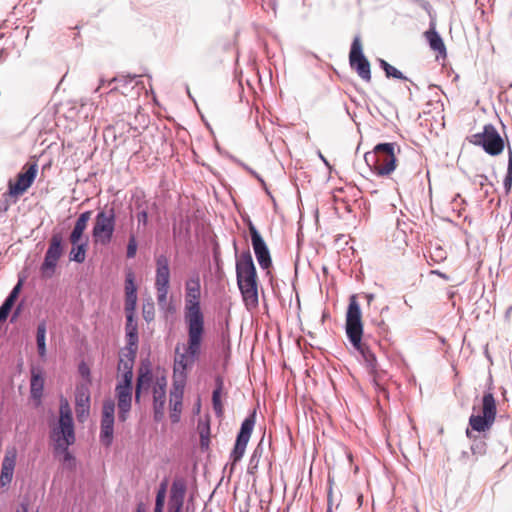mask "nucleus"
I'll use <instances>...</instances> for the list:
<instances>
[{
	"label": "nucleus",
	"instance_id": "obj_1",
	"mask_svg": "<svg viewBox=\"0 0 512 512\" xmlns=\"http://www.w3.org/2000/svg\"><path fill=\"white\" fill-rule=\"evenodd\" d=\"M188 341L183 352L179 347L175 349L173 366L174 385L184 387L187 378V370L191 369L201 353V345L204 328L187 327Z\"/></svg>",
	"mask_w": 512,
	"mask_h": 512
},
{
	"label": "nucleus",
	"instance_id": "obj_2",
	"mask_svg": "<svg viewBox=\"0 0 512 512\" xmlns=\"http://www.w3.org/2000/svg\"><path fill=\"white\" fill-rule=\"evenodd\" d=\"M50 439L53 442V452L56 456H63L66 452H69V447L75 443L72 412L65 399L60 402L59 420L57 425L50 430Z\"/></svg>",
	"mask_w": 512,
	"mask_h": 512
},
{
	"label": "nucleus",
	"instance_id": "obj_3",
	"mask_svg": "<svg viewBox=\"0 0 512 512\" xmlns=\"http://www.w3.org/2000/svg\"><path fill=\"white\" fill-rule=\"evenodd\" d=\"M236 276L239 290L247 307L258 304L256 268L250 251H245L236 261Z\"/></svg>",
	"mask_w": 512,
	"mask_h": 512
},
{
	"label": "nucleus",
	"instance_id": "obj_4",
	"mask_svg": "<svg viewBox=\"0 0 512 512\" xmlns=\"http://www.w3.org/2000/svg\"><path fill=\"white\" fill-rule=\"evenodd\" d=\"M201 283L196 273L185 283L184 320L187 327L204 328V315L200 306Z\"/></svg>",
	"mask_w": 512,
	"mask_h": 512
},
{
	"label": "nucleus",
	"instance_id": "obj_5",
	"mask_svg": "<svg viewBox=\"0 0 512 512\" xmlns=\"http://www.w3.org/2000/svg\"><path fill=\"white\" fill-rule=\"evenodd\" d=\"M170 287V268L169 259L161 254L156 258V276L155 289L157 293V304L159 310L167 318L176 311L172 302L168 301V293Z\"/></svg>",
	"mask_w": 512,
	"mask_h": 512
},
{
	"label": "nucleus",
	"instance_id": "obj_6",
	"mask_svg": "<svg viewBox=\"0 0 512 512\" xmlns=\"http://www.w3.org/2000/svg\"><path fill=\"white\" fill-rule=\"evenodd\" d=\"M116 229V211L114 204L105 205L95 216L92 238L96 245L107 246L111 243Z\"/></svg>",
	"mask_w": 512,
	"mask_h": 512
},
{
	"label": "nucleus",
	"instance_id": "obj_7",
	"mask_svg": "<svg viewBox=\"0 0 512 512\" xmlns=\"http://www.w3.org/2000/svg\"><path fill=\"white\" fill-rule=\"evenodd\" d=\"M394 149V143L378 144L372 152L365 153V161L378 175H389L396 168Z\"/></svg>",
	"mask_w": 512,
	"mask_h": 512
},
{
	"label": "nucleus",
	"instance_id": "obj_8",
	"mask_svg": "<svg viewBox=\"0 0 512 512\" xmlns=\"http://www.w3.org/2000/svg\"><path fill=\"white\" fill-rule=\"evenodd\" d=\"M497 415V404L493 393H484L478 414L469 418V426L473 431L485 432L491 429Z\"/></svg>",
	"mask_w": 512,
	"mask_h": 512
},
{
	"label": "nucleus",
	"instance_id": "obj_9",
	"mask_svg": "<svg viewBox=\"0 0 512 512\" xmlns=\"http://www.w3.org/2000/svg\"><path fill=\"white\" fill-rule=\"evenodd\" d=\"M363 326L361 322V311L354 300V349H356L362 357L367 372L373 376L374 380L377 376V360L374 353L362 341Z\"/></svg>",
	"mask_w": 512,
	"mask_h": 512
},
{
	"label": "nucleus",
	"instance_id": "obj_10",
	"mask_svg": "<svg viewBox=\"0 0 512 512\" xmlns=\"http://www.w3.org/2000/svg\"><path fill=\"white\" fill-rule=\"evenodd\" d=\"M467 139L469 143L482 147L491 156H497L504 150V141L492 124L485 125L482 132L475 133Z\"/></svg>",
	"mask_w": 512,
	"mask_h": 512
},
{
	"label": "nucleus",
	"instance_id": "obj_11",
	"mask_svg": "<svg viewBox=\"0 0 512 512\" xmlns=\"http://www.w3.org/2000/svg\"><path fill=\"white\" fill-rule=\"evenodd\" d=\"M122 381L116 385L118 406V420L125 422L128 419L132 403V373H121Z\"/></svg>",
	"mask_w": 512,
	"mask_h": 512
},
{
	"label": "nucleus",
	"instance_id": "obj_12",
	"mask_svg": "<svg viewBox=\"0 0 512 512\" xmlns=\"http://www.w3.org/2000/svg\"><path fill=\"white\" fill-rule=\"evenodd\" d=\"M255 414L256 412L253 411L252 414L246 417L241 424L240 431L236 438L234 449L230 454V459L232 460L231 470L233 469L234 465L242 459L245 453L247 444L250 440L255 425Z\"/></svg>",
	"mask_w": 512,
	"mask_h": 512
},
{
	"label": "nucleus",
	"instance_id": "obj_13",
	"mask_svg": "<svg viewBox=\"0 0 512 512\" xmlns=\"http://www.w3.org/2000/svg\"><path fill=\"white\" fill-rule=\"evenodd\" d=\"M115 422V402L111 398H107L102 404V415L100 423V441L106 447L110 446L113 441Z\"/></svg>",
	"mask_w": 512,
	"mask_h": 512
},
{
	"label": "nucleus",
	"instance_id": "obj_14",
	"mask_svg": "<svg viewBox=\"0 0 512 512\" xmlns=\"http://www.w3.org/2000/svg\"><path fill=\"white\" fill-rule=\"evenodd\" d=\"M62 254V236L59 233L53 234L50 238L49 246L40 268L44 277L49 278L54 274L58 260Z\"/></svg>",
	"mask_w": 512,
	"mask_h": 512
},
{
	"label": "nucleus",
	"instance_id": "obj_15",
	"mask_svg": "<svg viewBox=\"0 0 512 512\" xmlns=\"http://www.w3.org/2000/svg\"><path fill=\"white\" fill-rule=\"evenodd\" d=\"M23 172H20L17 176V180L13 183L11 180L8 183V194L11 197H19L24 194L27 189L33 184L37 172L38 165L37 163L27 164L23 168Z\"/></svg>",
	"mask_w": 512,
	"mask_h": 512
},
{
	"label": "nucleus",
	"instance_id": "obj_16",
	"mask_svg": "<svg viewBox=\"0 0 512 512\" xmlns=\"http://www.w3.org/2000/svg\"><path fill=\"white\" fill-rule=\"evenodd\" d=\"M249 232L259 266L262 269H268L272 264L269 249L257 228L251 222L249 223Z\"/></svg>",
	"mask_w": 512,
	"mask_h": 512
},
{
	"label": "nucleus",
	"instance_id": "obj_17",
	"mask_svg": "<svg viewBox=\"0 0 512 512\" xmlns=\"http://www.w3.org/2000/svg\"><path fill=\"white\" fill-rule=\"evenodd\" d=\"M166 386L167 380L164 376L156 378L152 389L153 413L156 422H161L165 417Z\"/></svg>",
	"mask_w": 512,
	"mask_h": 512
},
{
	"label": "nucleus",
	"instance_id": "obj_18",
	"mask_svg": "<svg viewBox=\"0 0 512 512\" xmlns=\"http://www.w3.org/2000/svg\"><path fill=\"white\" fill-rule=\"evenodd\" d=\"M186 493V484L182 479L173 481L170 489L168 512H181Z\"/></svg>",
	"mask_w": 512,
	"mask_h": 512
},
{
	"label": "nucleus",
	"instance_id": "obj_19",
	"mask_svg": "<svg viewBox=\"0 0 512 512\" xmlns=\"http://www.w3.org/2000/svg\"><path fill=\"white\" fill-rule=\"evenodd\" d=\"M16 458L17 453L14 448L6 451L4 458L2 460L0 472V485L2 487L9 485L13 479Z\"/></svg>",
	"mask_w": 512,
	"mask_h": 512
},
{
	"label": "nucleus",
	"instance_id": "obj_20",
	"mask_svg": "<svg viewBox=\"0 0 512 512\" xmlns=\"http://www.w3.org/2000/svg\"><path fill=\"white\" fill-rule=\"evenodd\" d=\"M354 66L356 67V71L359 77H361L366 82H370V63L363 55L361 43L357 38H354Z\"/></svg>",
	"mask_w": 512,
	"mask_h": 512
},
{
	"label": "nucleus",
	"instance_id": "obj_21",
	"mask_svg": "<svg viewBox=\"0 0 512 512\" xmlns=\"http://www.w3.org/2000/svg\"><path fill=\"white\" fill-rule=\"evenodd\" d=\"M183 387L176 385L170 393V419L172 423L180 421L182 411Z\"/></svg>",
	"mask_w": 512,
	"mask_h": 512
},
{
	"label": "nucleus",
	"instance_id": "obj_22",
	"mask_svg": "<svg viewBox=\"0 0 512 512\" xmlns=\"http://www.w3.org/2000/svg\"><path fill=\"white\" fill-rule=\"evenodd\" d=\"M135 78H137V76L114 77L109 81L101 79L99 86L95 89V92H98L100 88L107 84L108 87H111L110 92L119 90L123 95H126V89L128 85L134 82Z\"/></svg>",
	"mask_w": 512,
	"mask_h": 512
},
{
	"label": "nucleus",
	"instance_id": "obj_23",
	"mask_svg": "<svg viewBox=\"0 0 512 512\" xmlns=\"http://www.w3.org/2000/svg\"><path fill=\"white\" fill-rule=\"evenodd\" d=\"M91 215L92 211H85L78 216L69 236V241L71 244H77L81 241Z\"/></svg>",
	"mask_w": 512,
	"mask_h": 512
},
{
	"label": "nucleus",
	"instance_id": "obj_24",
	"mask_svg": "<svg viewBox=\"0 0 512 512\" xmlns=\"http://www.w3.org/2000/svg\"><path fill=\"white\" fill-rule=\"evenodd\" d=\"M127 345L125 348L136 349L138 348L139 336H138V325L135 320L134 314H126V325H125Z\"/></svg>",
	"mask_w": 512,
	"mask_h": 512
},
{
	"label": "nucleus",
	"instance_id": "obj_25",
	"mask_svg": "<svg viewBox=\"0 0 512 512\" xmlns=\"http://www.w3.org/2000/svg\"><path fill=\"white\" fill-rule=\"evenodd\" d=\"M136 349L131 348H123L120 351L119 362H118V372L119 373H132L133 366L136 358Z\"/></svg>",
	"mask_w": 512,
	"mask_h": 512
},
{
	"label": "nucleus",
	"instance_id": "obj_26",
	"mask_svg": "<svg viewBox=\"0 0 512 512\" xmlns=\"http://www.w3.org/2000/svg\"><path fill=\"white\" fill-rule=\"evenodd\" d=\"M44 377L40 371H31L30 394L33 400L40 401L43 395Z\"/></svg>",
	"mask_w": 512,
	"mask_h": 512
},
{
	"label": "nucleus",
	"instance_id": "obj_27",
	"mask_svg": "<svg viewBox=\"0 0 512 512\" xmlns=\"http://www.w3.org/2000/svg\"><path fill=\"white\" fill-rule=\"evenodd\" d=\"M425 38L427 39L429 46L432 50L437 52L440 56L445 57L446 56V47L445 44L438 34V32L435 30L434 27L430 28L428 31L424 33Z\"/></svg>",
	"mask_w": 512,
	"mask_h": 512
},
{
	"label": "nucleus",
	"instance_id": "obj_28",
	"mask_svg": "<svg viewBox=\"0 0 512 512\" xmlns=\"http://www.w3.org/2000/svg\"><path fill=\"white\" fill-rule=\"evenodd\" d=\"M223 387L224 382L222 377L217 376L215 379V388L212 393V405L217 416H221L223 414V404L221 401Z\"/></svg>",
	"mask_w": 512,
	"mask_h": 512
},
{
	"label": "nucleus",
	"instance_id": "obj_29",
	"mask_svg": "<svg viewBox=\"0 0 512 512\" xmlns=\"http://www.w3.org/2000/svg\"><path fill=\"white\" fill-rule=\"evenodd\" d=\"M153 376L150 370L143 371L140 370V373L137 377L136 389H135V399L138 402L140 399L141 392L143 390L147 391L152 383Z\"/></svg>",
	"mask_w": 512,
	"mask_h": 512
},
{
	"label": "nucleus",
	"instance_id": "obj_30",
	"mask_svg": "<svg viewBox=\"0 0 512 512\" xmlns=\"http://www.w3.org/2000/svg\"><path fill=\"white\" fill-rule=\"evenodd\" d=\"M46 323L41 322L37 326L36 342L38 354L41 358L46 356Z\"/></svg>",
	"mask_w": 512,
	"mask_h": 512
},
{
	"label": "nucleus",
	"instance_id": "obj_31",
	"mask_svg": "<svg viewBox=\"0 0 512 512\" xmlns=\"http://www.w3.org/2000/svg\"><path fill=\"white\" fill-rule=\"evenodd\" d=\"M86 250L87 240L83 243L78 242L77 244H72V249L69 253L70 260L77 263H83L86 258Z\"/></svg>",
	"mask_w": 512,
	"mask_h": 512
},
{
	"label": "nucleus",
	"instance_id": "obj_32",
	"mask_svg": "<svg viewBox=\"0 0 512 512\" xmlns=\"http://www.w3.org/2000/svg\"><path fill=\"white\" fill-rule=\"evenodd\" d=\"M346 337L349 343L352 344V295L349 296L348 305L346 310V324H345Z\"/></svg>",
	"mask_w": 512,
	"mask_h": 512
},
{
	"label": "nucleus",
	"instance_id": "obj_33",
	"mask_svg": "<svg viewBox=\"0 0 512 512\" xmlns=\"http://www.w3.org/2000/svg\"><path fill=\"white\" fill-rule=\"evenodd\" d=\"M380 65L388 78L393 77L396 79L406 80V77L399 70H397L394 66L390 65L385 60L381 59Z\"/></svg>",
	"mask_w": 512,
	"mask_h": 512
},
{
	"label": "nucleus",
	"instance_id": "obj_34",
	"mask_svg": "<svg viewBox=\"0 0 512 512\" xmlns=\"http://www.w3.org/2000/svg\"><path fill=\"white\" fill-rule=\"evenodd\" d=\"M137 304V293L125 294V313L134 314Z\"/></svg>",
	"mask_w": 512,
	"mask_h": 512
},
{
	"label": "nucleus",
	"instance_id": "obj_35",
	"mask_svg": "<svg viewBox=\"0 0 512 512\" xmlns=\"http://www.w3.org/2000/svg\"><path fill=\"white\" fill-rule=\"evenodd\" d=\"M22 288V280L20 279L18 283L13 287L7 298L4 300V303L8 304L9 306L13 307L15 304L16 299L19 296V293Z\"/></svg>",
	"mask_w": 512,
	"mask_h": 512
},
{
	"label": "nucleus",
	"instance_id": "obj_36",
	"mask_svg": "<svg viewBox=\"0 0 512 512\" xmlns=\"http://www.w3.org/2000/svg\"><path fill=\"white\" fill-rule=\"evenodd\" d=\"M137 293V287L134 283V274L132 271H129L126 274L125 278V294H133Z\"/></svg>",
	"mask_w": 512,
	"mask_h": 512
},
{
	"label": "nucleus",
	"instance_id": "obj_37",
	"mask_svg": "<svg viewBox=\"0 0 512 512\" xmlns=\"http://www.w3.org/2000/svg\"><path fill=\"white\" fill-rule=\"evenodd\" d=\"M142 315L146 322H151L155 316V309L153 303H147L143 305Z\"/></svg>",
	"mask_w": 512,
	"mask_h": 512
},
{
	"label": "nucleus",
	"instance_id": "obj_38",
	"mask_svg": "<svg viewBox=\"0 0 512 512\" xmlns=\"http://www.w3.org/2000/svg\"><path fill=\"white\" fill-rule=\"evenodd\" d=\"M62 463L64 465L65 468L69 469V470H74L75 467H76V459L75 457L71 454V452H66V454H64L62 456Z\"/></svg>",
	"mask_w": 512,
	"mask_h": 512
},
{
	"label": "nucleus",
	"instance_id": "obj_39",
	"mask_svg": "<svg viewBox=\"0 0 512 512\" xmlns=\"http://www.w3.org/2000/svg\"><path fill=\"white\" fill-rule=\"evenodd\" d=\"M137 252V242L134 234H131L129 237L128 245H127V257L133 258L135 257Z\"/></svg>",
	"mask_w": 512,
	"mask_h": 512
},
{
	"label": "nucleus",
	"instance_id": "obj_40",
	"mask_svg": "<svg viewBox=\"0 0 512 512\" xmlns=\"http://www.w3.org/2000/svg\"><path fill=\"white\" fill-rule=\"evenodd\" d=\"M261 453L258 452L257 449L254 450L252 453L250 459H249V465H248V472L253 473V470L258 467L259 461H260Z\"/></svg>",
	"mask_w": 512,
	"mask_h": 512
},
{
	"label": "nucleus",
	"instance_id": "obj_41",
	"mask_svg": "<svg viewBox=\"0 0 512 512\" xmlns=\"http://www.w3.org/2000/svg\"><path fill=\"white\" fill-rule=\"evenodd\" d=\"M76 402H77V405L86 406V408L88 409L89 408V395L84 392L78 393V395L76 397Z\"/></svg>",
	"mask_w": 512,
	"mask_h": 512
},
{
	"label": "nucleus",
	"instance_id": "obj_42",
	"mask_svg": "<svg viewBox=\"0 0 512 512\" xmlns=\"http://www.w3.org/2000/svg\"><path fill=\"white\" fill-rule=\"evenodd\" d=\"M11 309V306L3 302V304L0 306V323L7 319Z\"/></svg>",
	"mask_w": 512,
	"mask_h": 512
},
{
	"label": "nucleus",
	"instance_id": "obj_43",
	"mask_svg": "<svg viewBox=\"0 0 512 512\" xmlns=\"http://www.w3.org/2000/svg\"><path fill=\"white\" fill-rule=\"evenodd\" d=\"M137 221L139 225L146 226L148 222V213L145 209L137 213Z\"/></svg>",
	"mask_w": 512,
	"mask_h": 512
},
{
	"label": "nucleus",
	"instance_id": "obj_44",
	"mask_svg": "<svg viewBox=\"0 0 512 512\" xmlns=\"http://www.w3.org/2000/svg\"><path fill=\"white\" fill-rule=\"evenodd\" d=\"M164 503H165V497L162 495L156 494L154 511H163Z\"/></svg>",
	"mask_w": 512,
	"mask_h": 512
},
{
	"label": "nucleus",
	"instance_id": "obj_45",
	"mask_svg": "<svg viewBox=\"0 0 512 512\" xmlns=\"http://www.w3.org/2000/svg\"><path fill=\"white\" fill-rule=\"evenodd\" d=\"M504 188L506 192H509L512 188V176L506 175L504 179Z\"/></svg>",
	"mask_w": 512,
	"mask_h": 512
},
{
	"label": "nucleus",
	"instance_id": "obj_46",
	"mask_svg": "<svg viewBox=\"0 0 512 512\" xmlns=\"http://www.w3.org/2000/svg\"><path fill=\"white\" fill-rule=\"evenodd\" d=\"M79 372L83 377H88L90 375L89 368L84 364L79 366Z\"/></svg>",
	"mask_w": 512,
	"mask_h": 512
},
{
	"label": "nucleus",
	"instance_id": "obj_47",
	"mask_svg": "<svg viewBox=\"0 0 512 512\" xmlns=\"http://www.w3.org/2000/svg\"><path fill=\"white\" fill-rule=\"evenodd\" d=\"M166 489H167V483L166 482H163L160 484V487L157 491V494L159 495H162V496H166Z\"/></svg>",
	"mask_w": 512,
	"mask_h": 512
},
{
	"label": "nucleus",
	"instance_id": "obj_48",
	"mask_svg": "<svg viewBox=\"0 0 512 512\" xmlns=\"http://www.w3.org/2000/svg\"><path fill=\"white\" fill-rule=\"evenodd\" d=\"M505 320L510 326H512V306L507 310Z\"/></svg>",
	"mask_w": 512,
	"mask_h": 512
},
{
	"label": "nucleus",
	"instance_id": "obj_49",
	"mask_svg": "<svg viewBox=\"0 0 512 512\" xmlns=\"http://www.w3.org/2000/svg\"><path fill=\"white\" fill-rule=\"evenodd\" d=\"M512 176V153L510 152L509 160H508V167H507V174Z\"/></svg>",
	"mask_w": 512,
	"mask_h": 512
},
{
	"label": "nucleus",
	"instance_id": "obj_50",
	"mask_svg": "<svg viewBox=\"0 0 512 512\" xmlns=\"http://www.w3.org/2000/svg\"><path fill=\"white\" fill-rule=\"evenodd\" d=\"M16 512H28V504L24 502L21 503L17 508Z\"/></svg>",
	"mask_w": 512,
	"mask_h": 512
},
{
	"label": "nucleus",
	"instance_id": "obj_51",
	"mask_svg": "<svg viewBox=\"0 0 512 512\" xmlns=\"http://www.w3.org/2000/svg\"><path fill=\"white\" fill-rule=\"evenodd\" d=\"M249 173H251L253 176H255L259 181L263 182V180L257 175V173L252 170L251 168L247 167L244 164H241Z\"/></svg>",
	"mask_w": 512,
	"mask_h": 512
},
{
	"label": "nucleus",
	"instance_id": "obj_52",
	"mask_svg": "<svg viewBox=\"0 0 512 512\" xmlns=\"http://www.w3.org/2000/svg\"><path fill=\"white\" fill-rule=\"evenodd\" d=\"M342 240H344V243H345V244H348V241H347V240H345V236H344V235H340V236H338V237L336 238V245H337L338 247H340V246H341V241H342Z\"/></svg>",
	"mask_w": 512,
	"mask_h": 512
},
{
	"label": "nucleus",
	"instance_id": "obj_53",
	"mask_svg": "<svg viewBox=\"0 0 512 512\" xmlns=\"http://www.w3.org/2000/svg\"><path fill=\"white\" fill-rule=\"evenodd\" d=\"M318 156L325 163V165L329 167L328 161L326 160V158L322 155V153L320 151H318Z\"/></svg>",
	"mask_w": 512,
	"mask_h": 512
},
{
	"label": "nucleus",
	"instance_id": "obj_54",
	"mask_svg": "<svg viewBox=\"0 0 512 512\" xmlns=\"http://www.w3.org/2000/svg\"><path fill=\"white\" fill-rule=\"evenodd\" d=\"M20 314V307H18L15 312L13 313L11 321L15 320Z\"/></svg>",
	"mask_w": 512,
	"mask_h": 512
},
{
	"label": "nucleus",
	"instance_id": "obj_55",
	"mask_svg": "<svg viewBox=\"0 0 512 512\" xmlns=\"http://www.w3.org/2000/svg\"><path fill=\"white\" fill-rule=\"evenodd\" d=\"M348 60L350 66H352V45L350 46L349 52H348Z\"/></svg>",
	"mask_w": 512,
	"mask_h": 512
},
{
	"label": "nucleus",
	"instance_id": "obj_56",
	"mask_svg": "<svg viewBox=\"0 0 512 512\" xmlns=\"http://www.w3.org/2000/svg\"><path fill=\"white\" fill-rule=\"evenodd\" d=\"M136 512H146V511H145V509H144L143 505H142V504H139V505L137 506Z\"/></svg>",
	"mask_w": 512,
	"mask_h": 512
},
{
	"label": "nucleus",
	"instance_id": "obj_57",
	"mask_svg": "<svg viewBox=\"0 0 512 512\" xmlns=\"http://www.w3.org/2000/svg\"><path fill=\"white\" fill-rule=\"evenodd\" d=\"M347 459L352 463V452L347 453Z\"/></svg>",
	"mask_w": 512,
	"mask_h": 512
},
{
	"label": "nucleus",
	"instance_id": "obj_58",
	"mask_svg": "<svg viewBox=\"0 0 512 512\" xmlns=\"http://www.w3.org/2000/svg\"><path fill=\"white\" fill-rule=\"evenodd\" d=\"M466 435H467L469 438H471V432H470V430H469V429H467V430H466Z\"/></svg>",
	"mask_w": 512,
	"mask_h": 512
},
{
	"label": "nucleus",
	"instance_id": "obj_59",
	"mask_svg": "<svg viewBox=\"0 0 512 512\" xmlns=\"http://www.w3.org/2000/svg\"><path fill=\"white\" fill-rule=\"evenodd\" d=\"M134 81H135V86H132V89H135V87L139 85V82L136 81V79Z\"/></svg>",
	"mask_w": 512,
	"mask_h": 512
},
{
	"label": "nucleus",
	"instance_id": "obj_60",
	"mask_svg": "<svg viewBox=\"0 0 512 512\" xmlns=\"http://www.w3.org/2000/svg\"><path fill=\"white\" fill-rule=\"evenodd\" d=\"M362 498H363V496H362V495L358 496V502H360V503H361V502H362Z\"/></svg>",
	"mask_w": 512,
	"mask_h": 512
},
{
	"label": "nucleus",
	"instance_id": "obj_61",
	"mask_svg": "<svg viewBox=\"0 0 512 512\" xmlns=\"http://www.w3.org/2000/svg\"><path fill=\"white\" fill-rule=\"evenodd\" d=\"M481 178H482L483 180H487V177H486V176H481Z\"/></svg>",
	"mask_w": 512,
	"mask_h": 512
},
{
	"label": "nucleus",
	"instance_id": "obj_62",
	"mask_svg": "<svg viewBox=\"0 0 512 512\" xmlns=\"http://www.w3.org/2000/svg\"><path fill=\"white\" fill-rule=\"evenodd\" d=\"M154 512H163V511H154Z\"/></svg>",
	"mask_w": 512,
	"mask_h": 512
},
{
	"label": "nucleus",
	"instance_id": "obj_63",
	"mask_svg": "<svg viewBox=\"0 0 512 512\" xmlns=\"http://www.w3.org/2000/svg\"><path fill=\"white\" fill-rule=\"evenodd\" d=\"M34 512H39V510H36V511H34Z\"/></svg>",
	"mask_w": 512,
	"mask_h": 512
},
{
	"label": "nucleus",
	"instance_id": "obj_64",
	"mask_svg": "<svg viewBox=\"0 0 512 512\" xmlns=\"http://www.w3.org/2000/svg\"><path fill=\"white\" fill-rule=\"evenodd\" d=\"M328 512H330V510Z\"/></svg>",
	"mask_w": 512,
	"mask_h": 512
}]
</instances>
